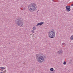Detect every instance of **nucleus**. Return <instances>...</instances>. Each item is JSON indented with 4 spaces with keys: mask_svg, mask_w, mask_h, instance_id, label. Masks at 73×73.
Instances as JSON below:
<instances>
[{
    "mask_svg": "<svg viewBox=\"0 0 73 73\" xmlns=\"http://www.w3.org/2000/svg\"><path fill=\"white\" fill-rule=\"evenodd\" d=\"M36 5L33 3L31 4L28 6V8L29 9V11L31 12H33L35 11L36 10Z\"/></svg>",
    "mask_w": 73,
    "mask_h": 73,
    "instance_id": "f257e3e1",
    "label": "nucleus"
},
{
    "mask_svg": "<svg viewBox=\"0 0 73 73\" xmlns=\"http://www.w3.org/2000/svg\"><path fill=\"white\" fill-rule=\"evenodd\" d=\"M21 18H18L15 20V24L19 27H23V22Z\"/></svg>",
    "mask_w": 73,
    "mask_h": 73,
    "instance_id": "f03ea898",
    "label": "nucleus"
},
{
    "mask_svg": "<svg viewBox=\"0 0 73 73\" xmlns=\"http://www.w3.org/2000/svg\"><path fill=\"white\" fill-rule=\"evenodd\" d=\"M44 58H46L45 56H44V57L43 56H41L39 57L37 59V61L39 63H42L44 62Z\"/></svg>",
    "mask_w": 73,
    "mask_h": 73,
    "instance_id": "7ed1b4c3",
    "label": "nucleus"
},
{
    "mask_svg": "<svg viewBox=\"0 0 73 73\" xmlns=\"http://www.w3.org/2000/svg\"><path fill=\"white\" fill-rule=\"evenodd\" d=\"M49 37L53 38L55 37V33L53 31H51L49 33Z\"/></svg>",
    "mask_w": 73,
    "mask_h": 73,
    "instance_id": "20e7f679",
    "label": "nucleus"
},
{
    "mask_svg": "<svg viewBox=\"0 0 73 73\" xmlns=\"http://www.w3.org/2000/svg\"><path fill=\"white\" fill-rule=\"evenodd\" d=\"M66 9L67 12H69V11H70V7L69 6H66Z\"/></svg>",
    "mask_w": 73,
    "mask_h": 73,
    "instance_id": "39448f33",
    "label": "nucleus"
},
{
    "mask_svg": "<svg viewBox=\"0 0 73 73\" xmlns=\"http://www.w3.org/2000/svg\"><path fill=\"white\" fill-rule=\"evenodd\" d=\"M63 52L62 51V50H60L59 51L57 52V53L58 54H59L60 55H61L62 54V52Z\"/></svg>",
    "mask_w": 73,
    "mask_h": 73,
    "instance_id": "423d86ee",
    "label": "nucleus"
},
{
    "mask_svg": "<svg viewBox=\"0 0 73 73\" xmlns=\"http://www.w3.org/2000/svg\"><path fill=\"white\" fill-rule=\"evenodd\" d=\"M40 54H36V59H38L39 57H40V56H40Z\"/></svg>",
    "mask_w": 73,
    "mask_h": 73,
    "instance_id": "0eeeda50",
    "label": "nucleus"
},
{
    "mask_svg": "<svg viewBox=\"0 0 73 73\" xmlns=\"http://www.w3.org/2000/svg\"><path fill=\"white\" fill-rule=\"evenodd\" d=\"M42 24H44V22H40L38 23L36 25V26H38V25H42Z\"/></svg>",
    "mask_w": 73,
    "mask_h": 73,
    "instance_id": "6e6552de",
    "label": "nucleus"
},
{
    "mask_svg": "<svg viewBox=\"0 0 73 73\" xmlns=\"http://www.w3.org/2000/svg\"><path fill=\"white\" fill-rule=\"evenodd\" d=\"M70 40H73V35H72L70 37Z\"/></svg>",
    "mask_w": 73,
    "mask_h": 73,
    "instance_id": "1a4fd4ad",
    "label": "nucleus"
},
{
    "mask_svg": "<svg viewBox=\"0 0 73 73\" xmlns=\"http://www.w3.org/2000/svg\"><path fill=\"white\" fill-rule=\"evenodd\" d=\"M33 30H36V27H34L33 28Z\"/></svg>",
    "mask_w": 73,
    "mask_h": 73,
    "instance_id": "9d476101",
    "label": "nucleus"
},
{
    "mask_svg": "<svg viewBox=\"0 0 73 73\" xmlns=\"http://www.w3.org/2000/svg\"><path fill=\"white\" fill-rule=\"evenodd\" d=\"M50 71H51V72H53V70H54V69H53V68H51L50 69Z\"/></svg>",
    "mask_w": 73,
    "mask_h": 73,
    "instance_id": "9b49d317",
    "label": "nucleus"
},
{
    "mask_svg": "<svg viewBox=\"0 0 73 73\" xmlns=\"http://www.w3.org/2000/svg\"><path fill=\"white\" fill-rule=\"evenodd\" d=\"M0 69H5V68H4V67H0Z\"/></svg>",
    "mask_w": 73,
    "mask_h": 73,
    "instance_id": "f8f14e48",
    "label": "nucleus"
},
{
    "mask_svg": "<svg viewBox=\"0 0 73 73\" xmlns=\"http://www.w3.org/2000/svg\"><path fill=\"white\" fill-rule=\"evenodd\" d=\"M6 72V70H5V71H3V72H0L1 73H5Z\"/></svg>",
    "mask_w": 73,
    "mask_h": 73,
    "instance_id": "ddd939ff",
    "label": "nucleus"
},
{
    "mask_svg": "<svg viewBox=\"0 0 73 73\" xmlns=\"http://www.w3.org/2000/svg\"><path fill=\"white\" fill-rule=\"evenodd\" d=\"M25 8L24 7L23 8V9H22V10H25Z\"/></svg>",
    "mask_w": 73,
    "mask_h": 73,
    "instance_id": "4468645a",
    "label": "nucleus"
},
{
    "mask_svg": "<svg viewBox=\"0 0 73 73\" xmlns=\"http://www.w3.org/2000/svg\"><path fill=\"white\" fill-rule=\"evenodd\" d=\"M63 64L64 65H65V64H66V62L64 61L63 62Z\"/></svg>",
    "mask_w": 73,
    "mask_h": 73,
    "instance_id": "2eb2a0df",
    "label": "nucleus"
},
{
    "mask_svg": "<svg viewBox=\"0 0 73 73\" xmlns=\"http://www.w3.org/2000/svg\"><path fill=\"white\" fill-rule=\"evenodd\" d=\"M32 33H34V32H35V31H34V30H32Z\"/></svg>",
    "mask_w": 73,
    "mask_h": 73,
    "instance_id": "dca6fc26",
    "label": "nucleus"
},
{
    "mask_svg": "<svg viewBox=\"0 0 73 73\" xmlns=\"http://www.w3.org/2000/svg\"><path fill=\"white\" fill-rule=\"evenodd\" d=\"M72 6H73V4L71 5L70 6L71 7H72Z\"/></svg>",
    "mask_w": 73,
    "mask_h": 73,
    "instance_id": "f3484780",
    "label": "nucleus"
},
{
    "mask_svg": "<svg viewBox=\"0 0 73 73\" xmlns=\"http://www.w3.org/2000/svg\"><path fill=\"white\" fill-rule=\"evenodd\" d=\"M62 45H65V43H62Z\"/></svg>",
    "mask_w": 73,
    "mask_h": 73,
    "instance_id": "a211bd4d",
    "label": "nucleus"
},
{
    "mask_svg": "<svg viewBox=\"0 0 73 73\" xmlns=\"http://www.w3.org/2000/svg\"><path fill=\"white\" fill-rule=\"evenodd\" d=\"M1 71H3V70L2 69H1Z\"/></svg>",
    "mask_w": 73,
    "mask_h": 73,
    "instance_id": "6ab92c4d",
    "label": "nucleus"
},
{
    "mask_svg": "<svg viewBox=\"0 0 73 73\" xmlns=\"http://www.w3.org/2000/svg\"><path fill=\"white\" fill-rule=\"evenodd\" d=\"M50 73H54V72H50Z\"/></svg>",
    "mask_w": 73,
    "mask_h": 73,
    "instance_id": "aec40b11",
    "label": "nucleus"
},
{
    "mask_svg": "<svg viewBox=\"0 0 73 73\" xmlns=\"http://www.w3.org/2000/svg\"><path fill=\"white\" fill-rule=\"evenodd\" d=\"M11 44V43H9V44Z\"/></svg>",
    "mask_w": 73,
    "mask_h": 73,
    "instance_id": "412c9836",
    "label": "nucleus"
},
{
    "mask_svg": "<svg viewBox=\"0 0 73 73\" xmlns=\"http://www.w3.org/2000/svg\"><path fill=\"white\" fill-rule=\"evenodd\" d=\"M53 0H52V1H53Z\"/></svg>",
    "mask_w": 73,
    "mask_h": 73,
    "instance_id": "4be33fe9",
    "label": "nucleus"
}]
</instances>
